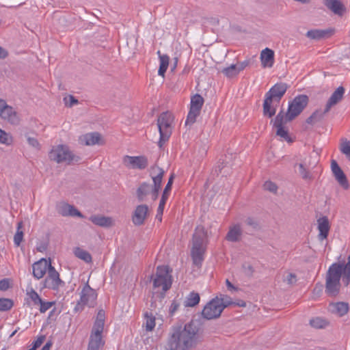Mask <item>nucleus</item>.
Returning a JSON list of instances; mask_svg holds the SVG:
<instances>
[{"label":"nucleus","mask_w":350,"mask_h":350,"mask_svg":"<svg viewBox=\"0 0 350 350\" xmlns=\"http://www.w3.org/2000/svg\"><path fill=\"white\" fill-rule=\"evenodd\" d=\"M263 187L265 190L269 191L273 193H276L278 189L277 185L270 180L266 181L263 185Z\"/></svg>","instance_id":"48"},{"label":"nucleus","mask_w":350,"mask_h":350,"mask_svg":"<svg viewBox=\"0 0 350 350\" xmlns=\"http://www.w3.org/2000/svg\"><path fill=\"white\" fill-rule=\"evenodd\" d=\"M310 325L316 329H323L328 325V321L321 317H315L310 321Z\"/></svg>","instance_id":"38"},{"label":"nucleus","mask_w":350,"mask_h":350,"mask_svg":"<svg viewBox=\"0 0 350 350\" xmlns=\"http://www.w3.org/2000/svg\"><path fill=\"white\" fill-rule=\"evenodd\" d=\"M10 287L8 279H3L0 280V291H6Z\"/></svg>","instance_id":"57"},{"label":"nucleus","mask_w":350,"mask_h":350,"mask_svg":"<svg viewBox=\"0 0 350 350\" xmlns=\"http://www.w3.org/2000/svg\"><path fill=\"white\" fill-rule=\"evenodd\" d=\"M168 197L165 196H161V198L159 202V204L157 208V213L156 215V219H157L159 221H162V215L163 213L164 207L167 200Z\"/></svg>","instance_id":"41"},{"label":"nucleus","mask_w":350,"mask_h":350,"mask_svg":"<svg viewBox=\"0 0 350 350\" xmlns=\"http://www.w3.org/2000/svg\"><path fill=\"white\" fill-rule=\"evenodd\" d=\"M13 306V302L11 299L7 298L0 299V311H8Z\"/></svg>","instance_id":"46"},{"label":"nucleus","mask_w":350,"mask_h":350,"mask_svg":"<svg viewBox=\"0 0 350 350\" xmlns=\"http://www.w3.org/2000/svg\"><path fill=\"white\" fill-rule=\"evenodd\" d=\"M80 142L82 144H85L86 146H93L95 144H101V137L98 133H89L85 135H83L79 138Z\"/></svg>","instance_id":"23"},{"label":"nucleus","mask_w":350,"mask_h":350,"mask_svg":"<svg viewBox=\"0 0 350 350\" xmlns=\"http://www.w3.org/2000/svg\"><path fill=\"white\" fill-rule=\"evenodd\" d=\"M342 278L345 286L350 282V256L347 263H333L326 274L325 293L330 297H336L340 292Z\"/></svg>","instance_id":"2"},{"label":"nucleus","mask_w":350,"mask_h":350,"mask_svg":"<svg viewBox=\"0 0 350 350\" xmlns=\"http://www.w3.org/2000/svg\"><path fill=\"white\" fill-rule=\"evenodd\" d=\"M58 213L64 217H83V215L74 206L70 205L66 202H60L57 205Z\"/></svg>","instance_id":"20"},{"label":"nucleus","mask_w":350,"mask_h":350,"mask_svg":"<svg viewBox=\"0 0 350 350\" xmlns=\"http://www.w3.org/2000/svg\"><path fill=\"white\" fill-rule=\"evenodd\" d=\"M308 103V97L306 95H299L289 102L287 112L284 115V118L287 120L292 121L298 116L307 106Z\"/></svg>","instance_id":"8"},{"label":"nucleus","mask_w":350,"mask_h":350,"mask_svg":"<svg viewBox=\"0 0 350 350\" xmlns=\"http://www.w3.org/2000/svg\"><path fill=\"white\" fill-rule=\"evenodd\" d=\"M234 304L237 305L241 307H245L246 306V304L244 301H240L239 302H238L237 304L234 303Z\"/></svg>","instance_id":"63"},{"label":"nucleus","mask_w":350,"mask_h":350,"mask_svg":"<svg viewBox=\"0 0 350 350\" xmlns=\"http://www.w3.org/2000/svg\"><path fill=\"white\" fill-rule=\"evenodd\" d=\"M328 310L332 314L338 317H342L349 311V305L345 302L331 303Z\"/></svg>","instance_id":"25"},{"label":"nucleus","mask_w":350,"mask_h":350,"mask_svg":"<svg viewBox=\"0 0 350 350\" xmlns=\"http://www.w3.org/2000/svg\"><path fill=\"white\" fill-rule=\"evenodd\" d=\"M301 164H304L305 167L308 169L314 167L317 163V158H312V157H309L308 159L306 158L303 162L300 163Z\"/></svg>","instance_id":"51"},{"label":"nucleus","mask_w":350,"mask_h":350,"mask_svg":"<svg viewBox=\"0 0 350 350\" xmlns=\"http://www.w3.org/2000/svg\"><path fill=\"white\" fill-rule=\"evenodd\" d=\"M203 104L204 98L201 95L196 94L191 98L190 109L185 121L186 124H192L196 121Z\"/></svg>","instance_id":"11"},{"label":"nucleus","mask_w":350,"mask_h":350,"mask_svg":"<svg viewBox=\"0 0 350 350\" xmlns=\"http://www.w3.org/2000/svg\"><path fill=\"white\" fill-rule=\"evenodd\" d=\"M284 282L288 284L293 285L297 282V276L295 273L287 272L284 275Z\"/></svg>","instance_id":"50"},{"label":"nucleus","mask_w":350,"mask_h":350,"mask_svg":"<svg viewBox=\"0 0 350 350\" xmlns=\"http://www.w3.org/2000/svg\"><path fill=\"white\" fill-rule=\"evenodd\" d=\"M123 164L128 168L144 170L148 165V159L144 156L126 155L122 159Z\"/></svg>","instance_id":"13"},{"label":"nucleus","mask_w":350,"mask_h":350,"mask_svg":"<svg viewBox=\"0 0 350 350\" xmlns=\"http://www.w3.org/2000/svg\"><path fill=\"white\" fill-rule=\"evenodd\" d=\"M0 118L13 125H18L21 118L17 111L6 101L0 98Z\"/></svg>","instance_id":"10"},{"label":"nucleus","mask_w":350,"mask_h":350,"mask_svg":"<svg viewBox=\"0 0 350 350\" xmlns=\"http://www.w3.org/2000/svg\"><path fill=\"white\" fill-rule=\"evenodd\" d=\"M160 189H161L154 188V187L152 189H151L150 193H151L152 198L153 200H155L157 199Z\"/></svg>","instance_id":"58"},{"label":"nucleus","mask_w":350,"mask_h":350,"mask_svg":"<svg viewBox=\"0 0 350 350\" xmlns=\"http://www.w3.org/2000/svg\"><path fill=\"white\" fill-rule=\"evenodd\" d=\"M237 66V70H238V72H241V70H243L247 65H248V62H246V61H244V62H242L238 64H236Z\"/></svg>","instance_id":"59"},{"label":"nucleus","mask_w":350,"mask_h":350,"mask_svg":"<svg viewBox=\"0 0 350 350\" xmlns=\"http://www.w3.org/2000/svg\"><path fill=\"white\" fill-rule=\"evenodd\" d=\"M340 150L350 161V142L347 139H342Z\"/></svg>","instance_id":"45"},{"label":"nucleus","mask_w":350,"mask_h":350,"mask_svg":"<svg viewBox=\"0 0 350 350\" xmlns=\"http://www.w3.org/2000/svg\"><path fill=\"white\" fill-rule=\"evenodd\" d=\"M173 180H174V176L173 175H171V176L170 177L169 180H168V182L164 189V191L163 192V196H169V193L170 191H171V189H172V183H173Z\"/></svg>","instance_id":"52"},{"label":"nucleus","mask_w":350,"mask_h":350,"mask_svg":"<svg viewBox=\"0 0 350 350\" xmlns=\"http://www.w3.org/2000/svg\"><path fill=\"white\" fill-rule=\"evenodd\" d=\"M327 31L321 29H312L306 33V36L312 40H320L326 36Z\"/></svg>","instance_id":"37"},{"label":"nucleus","mask_w":350,"mask_h":350,"mask_svg":"<svg viewBox=\"0 0 350 350\" xmlns=\"http://www.w3.org/2000/svg\"><path fill=\"white\" fill-rule=\"evenodd\" d=\"M52 342L51 341H48L44 345V347L42 348L41 350H50V348L52 346Z\"/></svg>","instance_id":"62"},{"label":"nucleus","mask_w":350,"mask_h":350,"mask_svg":"<svg viewBox=\"0 0 350 350\" xmlns=\"http://www.w3.org/2000/svg\"><path fill=\"white\" fill-rule=\"evenodd\" d=\"M51 260L42 258L32 265V273L35 278L40 280L44 277L51 267Z\"/></svg>","instance_id":"15"},{"label":"nucleus","mask_w":350,"mask_h":350,"mask_svg":"<svg viewBox=\"0 0 350 350\" xmlns=\"http://www.w3.org/2000/svg\"><path fill=\"white\" fill-rule=\"evenodd\" d=\"M65 104L68 107H72L74 105L78 103V100L73 96H69L68 97H66L64 98Z\"/></svg>","instance_id":"55"},{"label":"nucleus","mask_w":350,"mask_h":350,"mask_svg":"<svg viewBox=\"0 0 350 350\" xmlns=\"http://www.w3.org/2000/svg\"><path fill=\"white\" fill-rule=\"evenodd\" d=\"M105 318V312L103 310H99L92 329L103 331Z\"/></svg>","instance_id":"35"},{"label":"nucleus","mask_w":350,"mask_h":350,"mask_svg":"<svg viewBox=\"0 0 350 350\" xmlns=\"http://www.w3.org/2000/svg\"><path fill=\"white\" fill-rule=\"evenodd\" d=\"M177 63H178V59L175 58L174 59V64H173V66L172 67V70H174L176 68V67L177 66Z\"/></svg>","instance_id":"64"},{"label":"nucleus","mask_w":350,"mask_h":350,"mask_svg":"<svg viewBox=\"0 0 350 350\" xmlns=\"http://www.w3.org/2000/svg\"><path fill=\"white\" fill-rule=\"evenodd\" d=\"M23 222L20 221L17 224V230L14 236V243L16 247H18L23 240L24 233L22 230Z\"/></svg>","instance_id":"39"},{"label":"nucleus","mask_w":350,"mask_h":350,"mask_svg":"<svg viewBox=\"0 0 350 350\" xmlns=\"http://www.w3.org/2000/svg\"><path fill=\"white\" fill-rule=\"evenodd\" d=\"M323 3L334 14L342 15L344 6L339 0H323Z\"/></svg>","instance_id":"30"},{"label":"nucleus","mask_w":350,"mask_h":350,"mask_svg":"<svg viewBox=\"0 0 350 350\" xmlns=\"http://www.w3.org/2000/svg\"><path fill=\"white\" fill-rule=\"evenodd\" d=\"M279 103L275 102L268 97H265L263 103V114L269 118L272 117L276 112V107Z\"/></svg>","instance_id":"27"},{"label":"nucleus","mask_w":350,"mask_h":350,"mask_svg":"<svg viewBox=\"0 0 350 350\" xmlns=\"http://www.w3.org/2000/svg\"><path fill=\"white\" fill-rule=\"evenodd\" d=\"M287 88L288 85L284 83H276L265 94V97L280 103Z\"/></svg>","instance_id":"18"},{"label":"nucleus","mask_w":350,"mask_h":350,"mask_svg":"<svg viewBox=\"0 0 350 350\" xmlns=\"http://www.w3.org/2000/svg\"><path fill=\"white\" fill-rule=\"evenodd\" d=\"M157 53L159 55V62H160L159 68L158 70V75L159 76L164 77L165 73V72L167 69L168 65H169L170 58H169L168 55H161V52L159 51L157 52Z\"/></svg>","instance_id":"31"},{"label":"nucleus","mask_w":350,"mask_h":350,"mask_svg":"<svg viewBox=\"0 0 350 350\" xmlns=\"http://www.w3.org/2000/svg\"><path fill=\"white\" fill-rule=\"evenodd\" d=\"M224 308L225 306L222 305L219 297H216L206 304L202 314L204 318L211 320L218 318Z\"/></svg>","instance_id":"9"},{"label":"nucleus","mask_w":350,"mask_h":350,"mask_svg":"<svg viewBox=\"0 0 350 350\" xmlns=\"http://www.w3.org/2000/svg\"><path fill=\"white\" fill-rule=\"evenodd\" d=\"M219 300L221 301L222 305L225 306V308L234 304L231 301V299L226 295H221V297H219Z\"/></svg>","instance_id":"53"},{"label":"nucleus","mask_w":350,"mask_h":350,"mask_svg":"<svg viewBox=\"0 0 350 350\" xmlns=\"http://www.w3.org/2000/svg\"><path fill=\"white\" fill-rule=\"evenodd\" d=\"M206 233L203 226H198L193 235L192 247L191 255L193 263L197 265H201L204 260V254L206 249Z\"/></svg>","instance_id":"3"},{"label":"nucleus","mask_w":350,"mask_h":350,"mask_svg":"<svg viewBox=\"0 0 350 350\" xmlns=\"http://www.w3.org/2000/svg\"><path fill=\"white\" fill-rule=\"evenodd\" d=\"M45 340V336L42 335L38 337V338L33 342V347H35L36 349L38 348L44 341Z\"/></svg>","instance_id":"56"},{"label":"nucleus","mask_w":350,"mask_h":350,"mask_svg":"<svg viewBox=\"0 0 350 350\" xmlns=\"http://www.w3.org/2000/svg\"><path fill=\"white\" fill-rule=\"evenodd\" d=\"M245 224L252 229L256 230L259 226L258 221L256 218L248 217L245 219Z\"/></svg>","instance_id":"47"},{"label":"nucleus","mask_w":350,"mask_h":350,"mask_svg":"<svg viewBox=\"0 0 350 350\" xmlns=\"http://www.w3.org/2000/svg\"><path fill=\"white\" fill-rule=\"evenodd\" d=\"M47 273V276L44 280V287L57 291L64 286L65 282L60 279L59 274L54 267L51 266Z\"/></svg>","instance_id":"12"},{"label":"nucleus","mask_w":350,"mask_h":350,"mask_svg":"<svg viewBox=\"0 0 350 350\" xmlns=\"http://www.w3.org/2000/svg\"><path fill=\"white\" fill-rule=\"evenodd\" d=\"M164 174L165 172L162 168L158 166H154L152 167L150 174L153 180L154 188L161 189Z\"/></svg>","instance_id":"28"},{"label":"nucleus","mask_w":350,"mask_h":350,"mask_svg":"<svg viewBox=\"0 0 350 350\" xmlns=\"http://www.w3.org/2000/svg\"><path fill=\"white\" fill-rule=\"evenodd\" d=\"M173 121V115L168 111L163 112L159 116L157 119V126L160 135L159 141L158 142L159 148H162L163 144L168 141L170 137L172 131V124Z\"/></svg>","instance_id":"5"},{"label":"nucleus","mask_w":350,"mask_h":350,"mask_svg":"<svg viewBox=\"0 0 350 350\" xmlns=\"http://www.w3.org/2000/svg\"><path fill=\"white\" fill-rule=\"evenodd\" d=\"M8 55V52L0 46V59H5Z\"/></svg>","instance_id":"60"},{"label":"nucleus","mask_w":350,"mask_h":350,"mask_svg":"<svg viewBox=\"0 0 350 350\" xmlns=\"http://www.w3.org/2000/svg\"><path fill=\"white\" fill-rule=\"evenodd\" d=\"M97 297L96 291L92 288L88 284L84 285L81 292L80 300L78 302L79 306H94Z\"/></svg>","instance_id":"14"},{"label":"nucleus","mask_w":350,"mask_h":350,"mask_svg":"<svg viewBox=\"0 0 350 350\" xmlns=\"http://www.w3.org/2000/svg\"><path fill=\"white\" fill-rule=\"evenodd\" d=\"M150 185L146 183H143L142 184H141L137 190V196L139 201H144L147 195L150 193Z\"/></svg>","instance_id":"33"},{"label":"nucleus","mask_w":350,"mask_h":350,"mask_svg":"<svg viewBox=\"0 0 350 350\" xmlns=\"http://www.w3.org/2000/svg\"><path fill=\"white\" fill-rule=\"evenodd\" d=\"M226 284L229 291H232L237 290V288L228 279L226 280Z\"/></svg>","instance_id":"61"},{"label":"nucleus","mask_w":350,"mask_h":350,"mask_svg":"<svg viewBox=\"0 0 350 350\" xmlns=\"http://www.w3.org/2000/svg\"><path fill=\"white\" fill-rule=\"evenodd\" d=\"M290 120H287L284 118V114L282 111H280L274 119L273 126L276 128V135L288 141V131L284 129V125Z\"/></svg>","instance_id":"17"},{"label":"nucleus","mask_w":350,"mask_h":350,"mask_svg":"<svg viewBox=\"0 0 350 350\" xmlns=\"http://www.w3.org/2000/svg\"><path fill=\"white\" fill-rule=\"evenodd\" d=\"M54 304L55 303L53 301H44L42 299L40 303L38 304V306H40L39 310L41 313H44Z\"/></svg>","instance_id":"49"},{"label":"nucleus","mask_w":350,"mask_h":350,"mask_svg":"<svg viewBox=\"0 0 350 350\" xmlns=\"http://www.w3.org/2000/svg\"><path fill=\"white\" fill-rule=\"evenodd\" d=\"M172 270L168 266H158L155 273L152 276L153 287L165 293L168 291L172 284Z\"/></svg>","instance_id":"4"},{"label":"nucleus","mask_w":350,"mask_h":350,"mask_svg":"<svg viewBox=\"0 0 350 350\" xmlns=\"http://www.w3.org/2000/svg\"><path fill=\"white\" fill-rule=\"evenodd\" d=\"M331 168L334 176L339 185L345 189H349V185L346 175L335 160L332 161Z\"/></svg>","instance_id":"19"},{"label":"nucleus","mask_w":350,"mask_h":350,"mask_svg":"<svg viewBox=\"0 0 350 350\" xmlns=\"http://www.w3.org/2000/svg\"><path fill=\"white\" fill-rule=\"evenodd\" d=\"M199 325L191 321L185 325L184 327H173L167 340L169 350H187L198 342Z\"/></svg>","instance_id":"1"},{"label":"nucleus","mask_w":350,"mask_h":350,"mask_svg":"<svg viewBox=\"0 0 350 350\" xmlns=\"http://www.w3.org/2000/svg\"><path fill=\"white\" fill-rule=\"evenodd\" d=\"M200 300V295L198 293L191 292L186 297L184 306L185 307H194L199 303Z\"/></svg>","instance_id":"34"},{"label":"nucleus","mask_w":350,"mask_h":350,"mask_svg":"<svg viewBox=\"0 0 350 350\" xmlns=\"http://www.w3.org/2000/svg\"><path fill=\"white\" fill-rule=\"evenodd\" d=\"M344 93L345 88L342 86L338 87L331 95L324 110H316L309 118H308L306 122L308 124H314L320 121L323 118V116L327 113L333 106L342 100Z\"/></svg>","instance_id":"6"},{"label":"nucleus","mask_w":350,"mask_h":350,"mask_svg":"<svg viewBox=\"0 0 350 350\" xmlns=\"http://www.w3.org/2000/svg\"><path fill=\"white\" fill-rule=\"evenodd\" d=\"M260 61L264 68H271L274 63V52L273 50L266 48L261 51Z\"/></svg>","instance_id":"26"},{"label":"nucleus","mask_w":350,"mask_h":350,"mask_svg":"<svg viewBox=\"0 0 350 350\" xmlns=\"http://www.w3.org/2000/svg\"><path fill=\"white\" fill-rule=\"evenodd\" d=\"M26 138H27V141L28 144L30 146H31L32 147L36 148H39L40 144H39L38 141L37 140V139H36L35 137L27 136V135H26Z\"/></svg>","instance_id":"54"},{"label":"nucleus","mask_w":350,"mask_h":350,"mask_svg":"<svg viewBox=\"0 0 350 350\" xmlns=\"http://www.w3.org/2000/svg\"><path fill=\"white\" fill-rule=\"evenodd\" d=\"M12 135L0 129V143L9 146L12 144Z\"/></svg>","instance_id":"43"},{"label":"nucleus","mask_w":350,"mask_h":350,"mask_svg":"<svg viewBox=\"0 0 350 350\" xmlns=\"http://www.w3.org/2000/svg\"><path fill=\"white\" fill-rule=\"evenodd\" d=\"M103 332L91 330L87 350H100L104 347L105 342L103 338Z\"/></svg>","instance_id":"16"},{"label":"nucleus","mask_w":350,"mask_h":350,"mask_svg":"<svg viewBox=\"0 0 350 350\" xmlns=\"http://www.w3.org/2000/svg\"><path fill=\"white\" fill-rule=\"evenodd\" d=\"M27 295L29 297V299L33 302L34 305L38 306L40 303L42 299L38 294V293L31 288L29 290L27 291Z\"/></svg>","instance_id":"44"},{"label":"nucleus","mask_w":350,"mask_h":350,"mask_svg":"<svg viewBox=\"0 0 350 350\" xmlns=\"http://www.w3.org/2000/svg\"><path fill=\"white\" fill-rule=\"evenodd\" d=\"M242 229L239 224L231 226L226 236V239L230 242H238L242 237Z\"/></svg>","instance_id":"24"},{"label":"nucleus","mask_w":350,"mask_h":350,"mask_svg":"<svg viewBox=\"0 0 350 350\" xmlns=\"http://www.w3.org/2000/svg\"><path fill=\"white\" fill-rule=\"evenodd\" d=\"M155 317L152 313L146 312L144 314V322L143 327H145L146 332H152L155 327Z\"/></svg>","instance_id":"32"},{"label":"nucleus","mask_w":350,"mask_h":350,"mask_svg":"<svg viewBox=\"0 0 350 350\" xmlns=\"http://www.w3.org/2000/svg\"><path fill=\"white\" fill-rule=\"evenodd\" d=\"M148 207L146 204L138 205L132 217V221L136 226H140L144 223L148 215Z\"/></svg>","instance_id":"22"},{"label":"nucleus","mask_w":350,"mask_h":350,"mask_svg":"<svg viewBox=\"0 0 350 350\" xmlns=\"http://www.w3.org/2000/svg\"><path fill=\"white\" fill-rule=\"evenodd\" d=\"M317 229L319 230V240L322 241L326 239L330 230V223L327 217L323 216L317 219Z\"/></svg>","instance_id":"21"},{"label":"nucleus","mask_w":350,"mask_h":350,"mask_svg":"<svg viewBox=\"0 0 350 350\" xmlns=\"http://www.w3.org/2000/svg\"><path fill=\"white\" fill-rule=\"evenodd\" d=\"M298 165L299 174L303 179L310 180L313 178L312 175L310 172V169L305 167L304 164L299 163Z\"/></svg>","instance_id":"42"},{"label":"nucleus","mask_w":350,"mask_h":350,"mask_svg":"<svg viewBox=\"0 0 350 350\" xmlns=\"http://www.w3.org/2000/svg\"><path fill=\"white\" fill-rule=\"evenodd\" d=\"M49 158L57 163H66L70 164L80 161L79 156L75 155L69 148L64 145H58L53 147L49 152Z\"/></svg>","instance_id":"7"},{"label":"nucleus","mask_w":350,"mask_h":350,"mask_svg":"<svg viewBox=\"0 0 350 350\" xmlns=\"http://www.w3.org/2000/svg\"><path fill=\"white\" fill-rule=\"evenodd\" d=\"M221 72L228 78L233 77L239 73L236 64H232L230 66L223 68Z\"/></svg>","instance_id":"40"},{"label":"nucleus","mask_w":350,"mask_h":350,"mask_svg":"<svg viewBox=\"0 0 350 350\" xmlns=\"http://www.w3.org/2000/svg\"><path fill=\"white\" fill-rule=\"evenodd\" d=\"M94 224L100 227H110L113 224L111 217L102 215H92L89 219Z\"/></svg>","instance_id":"29"},{"label":"nucleus","mask_w":350,"mask_h":350,"mask_svg":"<svg viewBox=\"0 0 350 350\" xmlns=\"http://www.w3.org/2000/svg\"><path fill=\"white\" fill-rule=\"evenodd\" d=\"M74 254L78 258L85 261V262H92V256L91 254L85 250H83L80 247H75L74 249Z\"/></svg>","instance_id":"36"}]
</instances>
